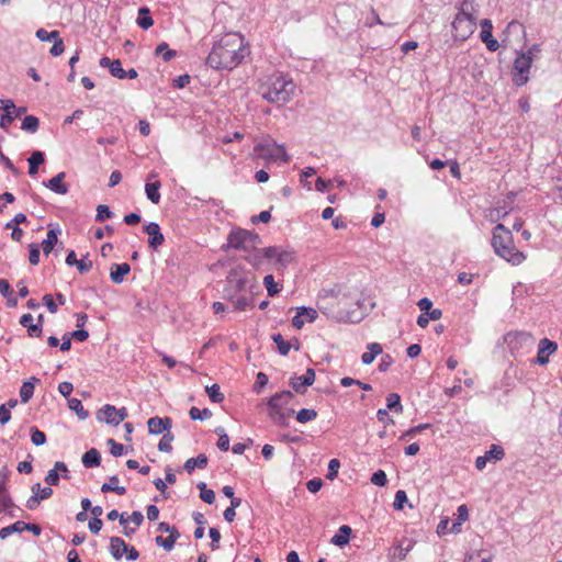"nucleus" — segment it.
Listing matches in <instances>:
<instances>
[{
  "instance_id": "nucleus-29",
  "label": "nucleus",
  "mask_w": 562,
  "mask_h": 562,
  "mask_svg": "<svg viewBox=\"0 0 562 562\" xmlns=\"http://www.w3.org/2000/svg\"><path fill=\"white\" fill-rule=\"evenodd\" d=\"M45 161L44 153L35 150L29 158V173L35 176L38 171V166Z\"/></svg>"
},
{
  "instance_id": "nucleus-55",
  "label": "nucleus",
  "mask_w": 562,
  "mask_h": 562,
  "mask_svg": "<svg viewBox=\"0 0 562 562\" xmlns=\"http://www.w3.org/2000/svg\"><path fill=\"white\" fill-rule=\"evenodd\" d=\"M340 468V462L339 460L337 459H331L328 463V473L326 475V477L328 480H334L336 479L337 474H338V470Z\"/></svg>"
},
{
  "instance_id": "nucleus-30",
  "label": "nucleus",
  "mask_w": 562,
  "mask_h": 562,
  "mask_svg": "<svg viewBox=\"0 0 562 562\" xmlns=\"http://www.w3.org/2000/svg\"><path fill=\"white\" fill-rule=\"evenodd\" d=\"M119 477L116 475H112L109 479V483H104L101 486V492L109 493L114 492L117 495H124L126 493V488L124 486H119Z\"/></svg>"
},
{
  "instance_id": "nucleus-54",
  "label": "nucleus",
  "mask_w": 562,
  "mask_h": 562,
  "mask_svg": "<svg viewBox=\"0 0 562 562\" xmlns=\"http://www.w3.org/2000/svg\"><path fill=\"white\" fill-rule=\"evenodd\" d=\"M106 443L111 447V454L113 457H120L126 452L124 446L121 443H117L112 438L108 439Z\"/></svg>"
},
{
  "instance_id": "nucleus-53",
  "label": "nucleus",
  "mask_w": 562,
  "mask_h": 562,
  "mask_svg": "<svg viewBox=\"0 0 562 562\" xmlns=\"http://www.w3.org/2000/svg\"><path fill=\"white\" fill-rule=\"evenodd\" d=\"M371 483L376 486H384L387 483L386 474L383 470H378L371 476Z\"/></svg>"
},
{
  "instance_id": "nucleus-20",
  "label": "nucleus",
  "mask_w": 562,
  "mask_h": 562,
  "mask_svg": "<svg viewBox=\"0 0 562 562\" xmlns=\"http://www.w3.org/2000/svg\"><path fill=\"white\" fill-rule=\"evenodd\" d=\"M518 34L525 35V27L518 21L513 20L507 24L506 29L503 32L502 42H503L504 46H507L510 44V42H512L510 35H518Z\"/></svg>"
},
{
  "instance_id": "nucleus-13",
  "label": "nucleus",
  "mask_w": 562,
  "mask_h": 562,
  "mask_svg": "<svg viewBox=\"0 0 562 562\" xmlns=\"http://www.w3.org/2000/svg\"><path fill=\"white\" fill-rule=\"evenodd\" d=\"M315 381V371L313 369H307L306 372L301 376H293L290 381L291 386L295 392L303 394L305 392V387L310 386Z\"/></svg>"
},
{
  "instance_id": "nucleus-8",
  "label": "nucleus",
  "mask_w": 562,
  "mask_h": 562,
  "mask_svg": "<svg viewBox=\"0 0 562 562\" xmlns=\"http://www.w3.org/2000/svg\"><path fill=\"white\" fill-rule=\"evenodd\" d=\"M292 398L293 393L291 391L276 393L269 398L268 414L274 424L285 426L288 418L294 414L293 408H286V405Z\"/></svg>"
},
{
  "instance_id": "nucleus-52",
  "label": "nucleus",
  "mask_w": 562,
  "mask_h": 562,
  "mask_svg": "<svg viewBox=\"0 0 562 562\" xmlns=\"http://www.w3.org/2000/svg\"><path fill=\"white\" fill-rule=\"evenodd\" d=\"M263 255L261 250H252L249 256L246 257V260L254 267L258 268L262 263Z\"/></svg>"
},
{
  "instance_id": "nucleus-12",
  "label": "nucleus",
  "mask_w": 562,
  "mask_h": 562,
  "mask_svg": "<svg viewBox=\"0 0 562 562\" xmlns=\"http://www.w3.org/2000/svg\"><path fill=\"white\" fill-rule=\"evenodd\" d=\"M558 349V345L548 338H542L538 345L537 363L544 366L549 362V357Z\"/></svg>"
},
{
  "instance_id": "nucleus-18",
  "label": "nucleus",
  "mask_w": 562,
  "mask_h": 562,
  "mask_svg": "<svg viewBox=\"0 0 562 562\" xmlns=\"http://www.w3.org/2000/svg\"><path fill=\"white\" fill-rule=\"evenodd\" d=\"M117 412L116 407L110 404L104 405L101 407L97 413V419L99 422L106 423L111 426H117Z\"/></svg>"
},
{
  "instance_id": "nucleus-19",
  "label": "nucleus",
  "mask_w": 562,
  "mask_h": 562,
  "mask_svg": "<svg viewBox=\"0 0 562 562\" xmlns=\"http://www.w3.org/2000/svg\"><path fill=\"white\" fill-rule=\"evenodd\" d=\"M66 178L65 172H59L47 182H44L48 189L58 194H66L68 192V186L64 183V179Z\"/></svg>"
},
{
  "instance_id": "nucleus-22",
  "label": "nucleus",
  "mask_w": 562,
  "mask_h": 562,
  "mask_svg": "<svg viewBox=\"0 0 562 562\" xmlns=\"http://www.w3.org/2000/svg\"><path fill=\"white\" fill-rule=\"evenodd\" d=\"M40 382L41 380L36 376H32L29 381L23 382L20 389V398L22 403L25 404L32 398L35 384Z\"/></svg>"
},
{
  "instance_id": "nucleus-11",
  "label": "nucleus",
  "mask_w": 562,
  "mask_h": 562,
  "mask_svg": "<svg viewBox=\"0 0 562 562\" xmlns=\"http://www.w3.org/2000/svg\"><path fill=\"white\" fill-rule=\"evenodd\" d=\"M481 32L480 38L486 45V48L490 52H496L499 48V43L493 37L492 30L493 24L488 19H483L480 23Z\"/></svg>"
},
{
  "instance_id": "nucleus-15",
  "label": "nucleus",
  "mask_w": 562,
  "mask_h": 562,
  "mask_svg": "<svg viewBox=\"0 0 562 562\" xmlns=\"http://www.w3.org/2000/svg\"><path fill=\"white\" fill-rule=\"evenodd\" d=\"M144 231L149 235L148 246L153 249H157L165 241V237L160 232V227L157 223L150 222L144 227Z\"/></svg>"
},
{
  "instance_id": "nucleus-44",
  "label": "nucleus",
  "mask_w": 562,
  "mask_h": 562,
  "mask_svg": "<svg viewBox=\"0 0 562 562\" xmlns=\"http://www.w3.org/2000/svg\"><path fill=\"white\" fill-rule=\"evenodd\" d=\"M294 259L293 252L288 250H280L277 256V263L281 268H285L288 265H290Z\"/></svg>"
},
{
  "instance_id": "nucleus-37",
  "label": "nucleus",
  "mask_w": 562,
  "mask_h": 562,
  "mask_svg": "<svg viewBox=\"0 0 562 562\" xmlns=\"http://www.w3.org/2000/svg\"><path fill=\"white\" fill-rule=\"evenodd\" d=\"M272 340L277 344L280 355L286 356L289 353L291 344L285 341L281 334L272 335Z\"/></svg>"
},
{
  "instance_id": "nucleus-48",
  "label": "nucleus",
  "mask_w": 562,
  "mask_h": 562,
  "mask_svg": "<svg viewBox=\"0 0 562 562\" xmlns=\"http://www.w3.org/2000/svg\"><path fill=\"white\" fill-rule=\"evenodd\" d=\"M112 216H113V213L110 211L108 205L100 204L97 207V215H95L97 222H104L105 220H109Z\"/></svg>"
},
{
  "instance_id": "nucleus-43",
  "label": "nucleus",
  "mask_w": 562,
  "mask_h": 562,
  "mask_svg": "<svg viewBox=\"0 0 562 562\" xmlns=\"http://www.w3.org/2000/svg\"><path fill=\"white\" fill-rule=\"evenodd\" d=\"M206 393L213 403H221L224 401V394L220 391L218 384L206 386Z\"/></svg>"
},
{
  "instance_id": "nucleus-50",
  "label": "nucleus",
  "mask_w": 562,
  "mask_h": 562,
  "mask_svg": "<svg viewBox=\"0 0 562 562\" xmlns=\"http://www.w3.org/2000/svg\"><path fill=\"white\" fill-rule=\"evenodd\" d=\"M110 72L115 78H125V70L122 68V64L119 59L113 60V64H111Z\"/></svg>"
},
{
  "instance_id": "nucleus-47",
  "label": "nucleus",
  "mask_w": 562,
  "mask_h": 562,
  "mask_svg": "<svg viewBox=\"0 0 562 562\" xmlns=\"http://www.w3.org/2000/svg\"><path fill=\"white\" fill-rule=\"evenodd\" d=\"M36 37L42 42L55 41L59 37V32L58 31L47 32L44 29H40L36 31Z\"/></svg>"
},
{
  "instance_id": "nucleus-58",
  "label": "nucleus",
  "mask_w": 562,
  "mask_h": 562,
  "mask_svg": "<svg viewBox=\"0 0 562 562\" xmlns=\"http://www.w3.org/2000/svg\"><path fill=\"white\" fill-rule=\"evenodd\" d=\"M155 541L159 547H162L166 551H171L175 546L173 540L170 539L169 537L164 538L161 536H158L156 537Z\"/></svg>"
},
{
  "instance_id": "nucleus-60",
  "label": "nucleus",
  "mask_w": 562,
  "mask_h": 562,
  "mask_svg": "<svg viewBox=\"0 0 562 562\" xmlns=\"http://www.w3.org/2000/svg\"><path fill=\"white\" fill-rule=\"evenodd\" d=\"M29 260L32 265H37L40 261V247L36 244L30 245V257Z\"/></svg>"
},
{
  "instance_id": "nucleus-25",
  "label": "nucleus",
  "mask_w": 562,
  "mask_h": 562,
  "mask_svg": "<svg viewBox=\"0 0 562 562\" xmlns=\"http://www.w3.org/2000/svg\"><path fill=\"white\" fill-rule=\"evenodd\" d=\"M207 457L204 453L199 454L196 458H190L184 462V470L191 473L196 468L204 469L207 465Z\"/></svg>"
},
{
  "instance_id": "nucleus-42",
  "label": "nucleus",
  "mask_w": 562,
  "mask_h": 562,
  "mask_svg": "<svg viewBox=\"0 0 562 562\" xmlns=\"http://www.w3.org/2000/svg\"><path fill=\"white\" fill-rule=\"evenodd\" d=\"M176 54V50L169 49L168 44L165 42L156 47V55H161L165 61L171 60Z\"/></svg>"
},
{
  "instance_id": "nucleus-32",
  "label": "nucleus",
  "mask_w": 562,
  "mask_h": 562,
  "mask_svg": "<svg viewBox=\"0 0 562 562\" xmlns=\"http://www.w3.org/2000/svg\"><path fill=\"white\" fill-rule=\"evenodd\" d=\"M160 182H148L145 186L146 196L148 200H150L153 203L157 204L160 201V193H159Z\"/></svg>"
},
{
  "instance_id": "nucleus-59",
  "label": "nucleus",
  "mask_w": 562,
  "mask_h": 562,
  "mask_svg": "<svg viewBox=\"0 0 562 562\" xmlns=\"http://www.w3.org/2000/svg\"><path fill=\"white\" fill-rule=\"evenodd\" d=\"M209 533L212 539L211 549L217 550L220 548L221 532L216 528H211Z\"/></svg>"
},
{
  "instance_id": "nucleus-40",
  "label": "nucleus",
  "mask_w": 562,
  "mask_h": 562,
  "mask_svg": "<svg viewBox=\"0 0 562 562\" xmlns=\"http://www.w3.org/2000/svg\"><path fill=\"white\" fill-rule=\"evenodd\" d=\"M38 119L34 115H26L22 122V130L35 133L38 128Z\"/></svg>"
},
{
  "instance_id": "nucleus-5",
  "label": "nucleus",
  "mask_w": 562,
  "mask_h": 562,
  "mask_svg": "<svg viewBox=\"0 0 562 562\" xmlns=\"http://www.w3.org/2000/svg\"><path fill=\"white\" fill-rule=\"evenodd\" d=\"M475 8L473 1L464 0L460 12L452 21L453 37L458 41L468 40L474 32L476 18L474 16Z\"/></svg>"
},
{
  "instance_id": "nucleus-17",
  "label": "nucleus",
  "mask_w": 562,
  "mask_h": 562,
  "mask_svg": "<svg viewBox=\"0 0 562 562\" xmlns=\"http://www.w3.org/2000/svg\"><path fill=\"white\" fill-rule=\"evenodd\" d=\"M254 296L255 295H250V293H232L229 294L228 300L231 301L235 310L245 311L254 306Z\"/></svg>"
},
{
  "instance_id": "nucleus-62",
  "label": "nucleus",
  "mask_w": 562,
  "mask_h": 562,
  "mask_svg": "<svg viewBox=\"0 0 562 562\" xmlns=\"http://www.w3.org/2000/svg\"><path fill=\"white\" fill-rule=\"evenodd\" d=\"M64 49H65L64 42L59 36L57 40L54 41V45L50 48L49 53L53 56H59L64 53Z\"/></svg>"
},
{
  "instance_id": "nucleus-38",
  "label": "nucleus",
  "mask_w": 562,
  "mask_h": 562,
  "mask_svg": "<svg viewBox=\"0 0 562 562\" xmlns=\"http://www.w3.org/2000/svg\"><path fill=\"white\" fill-rule=\"evenodd\" d=\"M32 493L36 495L40 501H44L52 496L53 490L49 486L41 487L40 483H35L32 486Z\"/></svg>"
},
{
  "instance_id": "nucleus-41",
  "label": "nucleus",
  "mask_w": 562,
  "mask_h": 562,
  "mask_svg": "<svg viewBox=\"0 0 562 562\" xmlns=\"http://www.w3.org/2000/svg\"><path fill=\"white\" fill-rule=\"evenodd\" d=\"M387 409L394 411L396 413H402L403 406L401 404V397L396 393L389 394L387 398Z\"/></svg>"
},
{
  "instance_id": "nucleus-64",
  "label": "nucleus",
  "mask_w": 562,
  "mask_h": 562,
  "mask_svg": "<svg viewBox=\"0 0 562 562\" xmlns=\"http://www.w3.org/2000/svg\"><path fill=\"white\" fill-rule=\"evenodd\" d=\"M465 562H491V557H482L480 552L468 555Z\"/></svg>"
},
{
  "instance_id": "nucleus-26",
  "label": "nucleus",
  "mask_w": 562,
  "mask_h": 562,
  "mask_svg": "<svg viewBox=\"0 0 562 562\" xmlns=\"http://www.w3.org/2000/svg\"><path fill=\"white\" fill-rule=\"evenodd\" d=\"M351 535V528L347 525H342L338 532L331 538L330 542L335 546L342 547L349 542Z\"/></svg>"
},
{
  "instance_id": "nucleus-24",
  "label": "nucleus",
  "mask_w": 562,
  "mask_h": 562,
  "mask_svg": "<svg viewBox=\"0 0 562 562\" xmlns=\"http://www.w3.org/2000/svg\"><path fill=\"white\" fill-rule=\"evenodd\" d=\"M367 351L362 353L361 361L363 364H370L374 361L375 357L382 353V347L378 342H371L367 347Z\"/></svg>"
},
{
  "instance_id": "nucleus-2",
  "label": "nucleus",
  "mask_w": 562,
  "mask_h": 562,
  "mask_svg": "<svg viewBox=\"0 0 562 562\" xmlns=\"http://www.w3.org/2000/svg\"><path fill=\"white\" fill-rule=\"evenodd\" d=\"M295 83L289 75L274 72L260 79L258 92L270 103H286L295 91Z\"/></svg>"
},
{
  "instance_id": "nucleus-27",
  "label": "nucleus",
  "mask_w": 562,
  "mask_h": 562,
  "mask_svg": "<svg viewBox=\"0 0 562 562\" xmlns=\"http://www.w3.org/2000/svg\"><path fill=\"white\" fill-rule=\"evenodd\" d=\"M58 233L59 231L54 228L47 232L46 238L42 241V248L45 256H48L57 244Z\"/></svg>"
},
{
  "instance_id": "nucleus-61",
  "label": "nucleus",
  "mask_w": 562,
  "mask_h": 562,
  "mask_svg": "<svg viewBox=\"0 0 562 562\" xmlns=\"http://www.w3.org/2000/svg\"><path fill=\"white\" fill-rule=\"evenodd\" d=\"M45 482L49 486L58 485V483H59V474L57 473V470L55 468L48 471L47 475L45 476Z\"/></svg>"
},
{
  "instance_id": "nucleus-21",
  "label": "nucleus",
  "mask_w": 562,
  "mask_h": 562,
  "mask_svg": "<svg viewBox=\"0 0 562 562\" xmlns=\"http://www.w3.org/2000/svg\"><path fill=\"white\" fill-rule=\"evenodd\" d=\"M131 271V267L128 263H114L111 267L110 278L111 281L115 284H120L123 282L124 277L127 276Z\"/></svg>"
},
{
  "instance_id": "nucleus-36",
  "label": "nucleus",
  "mask_w": 562,
  "mask_h": 562,
  "mask_svg": "<svg viewBox=\"0 0 562 562\" xmlns=\"http://www.w3.org/2000/svg\"><path fill=\"white\" fill-rule=\"evenodd\" d=\"M317 417V412L315 409L302 408L296 414V420L301 424L314 420Z\"/></svg>"
},
{
  "instance_id": "nucleus-31",
  "label": "nucleus",
  "mask_w": 562,
  "mask_h": 562,
  "mask_svg": "<svg viewBox=\"0 0 562 562\" xmlns=\"http://www.w3.org/2000/svg\"><path fill=\"white\" fill-rule=\"evenodd\" d=\"M137 25L144 30L149 29L154 24V20L150 18V11L148 8L143 7L138 10Z\"/></svg>"
},
{
  "instance_id": "nucleus-1",
  "label": "nucleus",
  "mask_w": 562,
  "mask_h": 562,
  "mask_svg": "<svg viewBox=\"0 0 562 562\" xmlns=\"http://www.w3.org/2000/svg\"><path fill=\"white\" fill-rule=\"evenodd\" d=\"M248 54L245 40L239 33H227L216 42L206 58V64L213 69L232 70L237 67Z\"/></svg>"
},
{
  "instance_id": "nucleus-46",
  "label": "nucleus",
  "mask_w": 562,
  "mask_h": 562,
  "mask_svg": "<svg viewBox=\"0 0 562 562\" xmlns=\"http://www.w3.org/2000/svg\"><path fill=\"white\" fill-rule=\"evenodd\" d=\"M189 415L190 418L193 420H203L204 418H209L212 415V413L207 408L200 411L198 407L193 406L190 408Z\"/></svg>"
},
{
  "instance_id": "nucleus-4",
  "label": "nucleus",
  "mask_w": 562,
  "mask_h": 562,
  "mask_svg": "<svg viewBox=\"0 0 562 562\" xmlns=\"http://www.w3.org/2000/svg\"><path fill=\"white\" fill-rule=\"evenodd\" d=\"M492 247L497 256L512 265L518 266L526 259L525 254L515 247L512 232L503 224H497L493 229Z\"/></svg>"
},
{
  "instance_id": "nucleus-45",
  "label": "nucleus",
  "mask_w": 562,
  "mask_h": 562,
  "mask_svg": "<svg viewBox=\"0 0 562 562\" xmlns=\"http://www.w3.org/2000/svg\"><path fill=\"white\" fill-rule=\"evenodd\" d=\"M173 440V435L170 431H167L158 443V449L162 452H170L172 450L171 441Z\"/></svg>"
},
{
  "instance_id": "nucleus-63",
  "label": "nucleus",
  "mask_w": 562,
  "mask_h": 562,
  "mask_svg": "<svg viewBox=\"0 0 562 562\" xmlns=\"http://www.w3.org/2000/svg\"><path fill=\"white\" fill-rule=\"evenodd\" d=\"M300 311H302L304 314L303 317H305V319L310 323L317 318V311L312 307L302 306L300 307Z\"/></svg>"
},
{
  "instance_id": "nucleus-10",
  "label": "nucleus",
  "mask_w": 562,
  "mask_h": 562,
  "mask_svg": "<svg viewBox=\"0 0 562 562\" xmlns=\"http://www.w3.org/2000/svg\"><path fill=\"white\" fill-rule=\"evenodd\" d=\"M531 57L519 54L514 61V83L518 87L526 85L529 80V70L531 68Z\"/></svg>"
},
{
  "instance_id": "nucleus-56",
  "label": "nucleus",
  "mask_w": 562,
  "mask_h": 562,
  "mask_svg": "<svg viewBox=\"0 0 562 562\" xmlns=\"http://www.w3.org/2000/svg\"><path fill=\"white\" fill-rule=\"evenodd\" d=\"M430 427V424H419L415 427H412L409 428L408 430H406L402 436H401V439L404 440L406 439L407 437H414L416 436L419 431L424 430V429H427Z\"/></svg>"
},
{
  "instance_id": "nucleus-6",
  "label": "nucleus",
  "mask_w": 562,
  "mask_h": 562,
  "mask_svg": "<svg viewBox=\"0 0 562 562\" xmlns=\"http://www.w3.org/2000/svg\"><path fill=\"white\" fill-rule=\"evenodd\" d=\"M227 296L232 293H250L255 295L259 292V284L257 283L256 277L251 272H246L240 268H234L227 276Z\"/></svg>"
},
{
  "instance_id": "nucleus-51",
  "label": "nucleus",
  "mask_w": 562,
  "mask_h": 562,
  "mask_svg": "<svg viewBox=\"0 0 562 562\" xmlns=\"http://www.w3.org/2000/svg\"><path fill=\"white\" fill-rule=\"evenodd\" d=\"M218 434L217 447L222 451H227L229 449V437L224 432L223 429H216Z\"/></svg>"
},
{
  "instance_id": "nucleus-28",
  "label": "nucleus",
  "mask_w": 562,
  "mask_h": 562,
  "mask_svg": "<svg viewBox=\"0 0 562 562\" xmlns=\"http://www.w3.org/2000/svg\"><path fill=\"white\" fill-rule=\"evenodd\" d=\"M81 461L86 468L98 467L101 462L100 452L95 448H91L82 456Z\"/></svg>"
},
{
  "instance_id": "nucleus-14",
  "label": "nucleus",
  "mask_w": 562,
  "mask_h": 562,
  "mask_svg": "<svg viewBox=\"0 0 562 562\" xmlns=\"http://www.w3.org/2000/svg\"><path fill=\"white\" fill-rule=\"evenodd\" d=\"M504 449L498 445H492L491 449L485 452L484 456H480L475 460V468L477 470H483L486 465V462L491 459L501 460L504 457Z\"/></svg>"
},
{
  "instance_id": "nucleus-57",
  "label": "nucleus",
  "mask_w": 562,
  "mask_h": 562,
  "mask_svg": "<svg viewBox=\"0 0 562 562\" xmlns=\"http://www.w3.org/2000/svg\"><path fill=\"white\" fill-rule=\"evenodd\" d=\"M406 502H407V495H406L405 491H402V490L397 491L395 493V498H394V503H393L394 508L397 510L402 509L404 506V503H406Z\"/></svg>"
},
{
  "instance_id": "nucleus-49",
  "label": "nucleus",
  "mask_w": 562,
  "mask_h": 562,
  "mask_svg": "<svg viewBox=\"0 0 562 562\" xmlns=\"http://www.w3.org/2000/svg\"><path fill=\"white\" fill-rule=\"evenodd\" d=\"M31 440L35 446H42L46 442V435L36 427L31 428Z\"/></svg>"
},
{
  "instance_id": "nucleus-23",
  "label": "nucleus",
  "mask_w": 562,
  "mask_h": 562,
  "mask_svg": "<svg viewBox=\"0 0 562 562\" xmlns=\"http://www.w3.org/2000/svg\"><path fill=\"white\" fill-rule=\"evenodd\" d=\"M127 543L120 537H112L110 539V552L114 559L119 560L127 550Z\"/></svg>"
},
{
  "instance_id": "nucleus-35",
  "label": "nucleus",
  "mask_w": 562,
  "mask_h": 562,
  "mask_svg": "<svg viewBox=\"0 0 562 562\" xmlns=\"http://www.w3.org/2000/svg\"><path fill=\"white\" fill-rule=\"evenodd\" d=\"M263 284L268 291L269 296H274L281 290V285L274 281V278L272 274H267L263 278Z\"/></svg>"
},
{
  "instance_id": "nucleus-39",
  "label": "nucleus",
  "mask_w": 562,
  "mask_h": 562,
  "mask_svg": "<svg viewBox=\"0 0 562 562\" xmlns=\"http://www.w3.org/2000/svg\"><path fill=\"white\" fill-rule=\"evenodd\" d=\"M22 521H16L10 526L0 529V539H7L9 536L15 532H22Z\"/></svg>"
},
{
  "instance_id": "nucleus-7",
  "label": "nucleus",
  "mask_w": 562,
  "mask_h": 562,
  "mask_svg": "<svg viewBox=\"0 0 562 562\" xmlns=\"http://www.w3.org/2000/svg\"><path fill=\"white\" fill-rule=\"evenodd\" d=\"M254 156L263 159L266 162H276L278 160L289 162L290 160V156L284 146L278 144L270 136H265L256 140Z\"/></svg>"
},
{
  "instance_id": "nucleus-16",
  "label": "nucleus",
  "mask_w": 562,
  "mask_h": 562,
  "mask_svg": "<svg viewBox=\"0 0 562 562\" xmlns=\"http://www.w3.org/2000/svg\"><path fill=\"white\" fill-rule=\"evenodd\" d=\"M171 419L169 417H151L147 422L148 431L151 435H159L164 431H169L171 428Z\"/></svg>"
},
{
  "instance_id": "nucleus-9",
  "label": "nucleus",
  "mask_w": 562,
  "mask_h": 562,
  "mask_svg": "<svg viewBox=\"0 0 562 562\" xmlns=\"http://www.w3.org/2000/svg\"><path fill=\"white\" fill-rule=\"evenodd\" d=\"M260 238L257 234H252L245 229H234L231 232L227 238V247L234 249H240L246 252H251L256 249Z\"/></svg>"
},
{
  "instance_id": "nucleus-3",
  "label": "nucleus",
  "mask_w": 562,
  "mask_h": 562,
  "mask_svg": "<svg viewBox=\"0 0 562 562\" xmlns=\"http://www.w3.org/2000/svg\"><path fill=\"white\" fill-rule=\"evenodd\" d=\"M349 297L346 295L338 296H326L319 299L317 306L318 308L330 319L340 323H357L361 319L357 308H350Z\"/></svg>"
},
{
  "instance_id": "nucleus-33",
  "label": "nucleus",
  "mask_w": 562,
  "mask_h": 562,
  "mask_svg": "<svg viewBox=\"0 0 562 562\" xmlns=\"http://www.w3.org/2000/svg\"><path fill=\"white\" fill-rule=\"evenodd\" d=\"M412 547L413 546H412L411 541H408V544L406 547H403L402 543L396 546L393 549V551L390 553V559L392 561H396V560L403 561L406 558V555L409 552V550L412 549Z\"/></svg>"
},
{
  "instance_id": "nucleus-34",
  "label": "nucleus",
  "mask_w": 562,
  "mask_h": 562,
  "mask_svg": "<svg viewBox=\"0 0 562 562\" xmlns=\"http://www.w3.org/2000/svg\"><path fill=\"white\" fill-rule=\"evenodd\" d=\"M68 407L69 409L76 412L80 419H86L89 416V413L83 408L81 401L78 398L74 397L68 400Z\"/></svg>"
}]
</instances>
